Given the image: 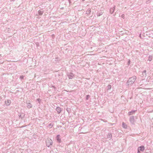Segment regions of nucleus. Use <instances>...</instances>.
<instances>
[{"label": "nucleus", "mask_w": 153, "mask_h": 153, "mask_svg": "<svg viewBox=\"0 0 153 153\" xmlns=\"http://www.w3.org/2000/svg\"><path fill=\"white\" fill-rule=\"evenodd\" d=\"M124 15L123 14V15H122V18H123V17H124Z\"/></svg>", "instance_id": "nucleus-27"}, {"label": "nucleus", "mask_w": 153, "mask_h": 153, "mask_svg": "<svg viewBox=\"0 0 153 153\" xmlns=\"http://www.w3.org/2000/svg\"><path fill=\"white\" fill-rule=\"evenodd\" d=\"M145 147L144 146H142L139 147L138 148L137 151H143L144 150Z\"/></svg>", "instance_id": "nucleus-8"}, {"label": "nucleus", "mask_w": 153, "mask_h": 153, "mask_svg": "<svg viewBox=\"0 0 153 153\" xmlns=\"http://www.w3.org/2000/svg\"><path fill=\"white\" fill-rule=\"evenodd\" d=\"M150 1L149 0L147 1L146 2V4H149V2H150Z\"/></svg>", "instance_id": "nucleus-25"}, {"label": "nucleus", "mask_w": 153, "mask_h": 153, "mask_svg": "<svg viewBox=\"0 0 153 153\" xmlns=\"http://www.w3.org/2000/svg\"><path fill=\"white\" fill-rule=\"evenodd\" d=\"M137 79L135 76L129 78L126 82L127 85L128 87H131L135 82Z\"/></svg>", "instance_id": "nucleus-1"}, {"label": "nucleus", "mask_w": 153, "mask_h": 153, "mask_svg": "<svg viewBox=\"0 0 153 153\" xmlns=\"http://www.w3.org/2000/svg\"><path fill=\"white\" fill-rule=\"evenodd\" d=\"M137 153H141L140 152V151H138Z\"/></svg>", "instance_id": "nucleus-28"}, {"label": "nucleus", "mask_w": 153, "mask_h": 153, "mask_svg": "<svg viewBox=\"0 0 153 153\" xmlns=\"http://www.w3.org/2000/svg\"><path fill=\"white\" fill-rule=\"evenodd\" d=\"M129 121L132 124H134L135 122L134 117V116H131L130 117Z\"/></svg>", "instance_id": "nucleus-4"}, {"label": "nucleus", "mask_w": 153, "mask_h": 153, "mask_svg": "<svg viewBox=\"0 0 153 153\" xmlns=\"http://www.w3.org/2000/svg\"><path fill=\"white\" fill-rule=\"evenodd\" d=\"M127 125L124 122L122 123V127L126 129L127 128Z\"/></svg>", "instance_id": "nucleus-14"}, {"label": "nucleus", "mask_w": 153, "mask_h": 153, "mask_svg": "<svg viewBox=\"0 0 153 153\" xmlns=\"http://www.w3.org/2000/svg\"><path fill=\"white\" fill-rule=\"evenodd\" d=\"M67 76L69 79H72L74 76V74L72 72H68L67 74Z\"/></svg>", "instance_id": "nucleus-3"}, {"label": "nucleus", "mask_w": 153, "mask_h": 153, "mask_svg": "<svg viewBox=\"0 0 153 153\" xmlns=\"http://www.w3.org/2000/svg\"><path fill=\"white\" fill-rule=\"evenodd\" d=\"M91 12V9L88 8L86 11V14L87 15H89Z\"/></svg>", "instance_id": "nucleus-15"}, {"label": "nucleus", "mask_w": 153, "mask_h": 153, "mask_svg": "<svg viewBox=\"0 0 153 153\" xmlns=\"http://www.w3.org/2000/svg\"><path fill=\"white\" fill-rule=\"evenodd\" d=\"M53 143L52 140L50 138H48L46 140V145L48 147H49L50 146L52 145Z\"/></svg>", "instance_id": "nucleus-2"}, {"label": "nucleus", "mask_w": 153, "mask_h": 153, "mask_svg": "<svg viewBox=\"0 0 153 153\" xmlns=\"http://www.w3.org/2000/svg\"><path fill=\"white\" fill-rule=\"evenodd\" d=\"M26 103L27 105V107L28 108L30 109L32 107V105L30 103V101H27Z\"/></svg>", "instance_id": "nucleus-5"}, {"label": "nucleus", "mask_w": 153, "mask_h": 153, "mask_svg": "<svg viewBox=\"0 0 153 153\" xmlns=\"http://www.w3.org/2000/svg\"><path fill=\"white\" fill-rule=\"evenodd\" d=\"M51 87L54 88V90L55 91H56V88L55 87V86H53V85H52L51 86Z\"/></svg>", "instance_id": "nucleus-24"}, {"label": "nucleus", "mask_w": 153, "mask_h": 153, "mask_svg": "<svg viewBox=\"0 0 153 153\" xmlns=\"http://www.w3.org/2000/svg\"><path fill=\"white\" fill-rule=\"evenodd\" d=\"M102 14V12H98L97 13V16H100Z\"/></svg>", "instance_id": "nucleus-20"}, {"label": "nucleus", "mask_w": 153, "mask_h": 153, "mask_svg": "<svg viewBox=\"0 0 153 153\" xmlns=\"http://www.w3.org/2000/svg\"><path fill=\"white\" fill-rule=\"evenodd\" d=\"M137 110H132L131 111L128 112V114L129 116L132 115L135 113L137 111Z\"/></svg>", "instance_id": "nucleus-7"}, {"label": "nucleus", "mask_w": 153, "mask_h": 153, "mask_svg": "<svg viewBox=\"0 0 153 153\" xmlns=\"http://www.w3.org/2000/svg\"><path fill=\"white\" fill-rule=\"evenodd\" d=\"M153 57L152 55H150L149 57V59H148V60L149 61H151L153 59Z\"/></svg>", "instance_id": "nucleus-17"}, {"label": "nucleus", "mask_w": 153, "mask_h": 153, "mask_svg": "<svg viewBox=\"0 0 153 153\" xmlns=\"http://www.w3.org/2000/svg\"><path fill=\"white\" fill-rule=\"evenodd\" d=\"M112 136L111 133H108V135H107V137L108 139L109 140H111L112 138Z\"/></svg>", "instance_id": "nucleus-10"}, {"label": "nucleus", "mask_w": 153, "mask_h": 153, "mask_svg": "<svg viewBox=\"0 0 153 153\" xmlns=\"http://www.w3.org/2000/svg\"><path fill=\"white\" fill-rule=\"evenodd\" d=\"M38 12L39 15H42L44 11L42 10H39Z\"/></svg>", "instance_id": "nucleus-16"}, {"label": "nucleus", "mask_w": 153, "mask_h": 153, "mask_svg": "<svg viewBox=\"0 0 153 153\" xmlns=\"http://www.w3.org/2000/svg\"><path fill=\"white\" fill-rule=\"evenodd\" d=\"M11 102V101L10 100H7L5 101V103L7 106L10 105Z\"/></svg>", "instance_id": "nucleus-9"}, {"label": "nucleus", "mask_w": 153, "mask_h": 153, "mask_svg": "<svg viewBox=\"0 0 153 153\" xmlns=\"http://www.w3.org/2000/svg\"><path fill=\"white\" fill-rule=\"evenodd\" d=\"M60 135H58L56 136V140L59 143H60L61 141V140L60 138Z\"/></svg>", "instance_id": "nucleus-12"}, {"label": "nucleus", "mask_w": 153, "mask_h": 153, "mask_svg": "<svg viewBox=\"0 0 153 153\" xmlns=\"http://www.w3.org/2000/svg\"><path fill=\"white\" fill-rule=\"evenodd\" d=\"M67 111L68 112V108H67Z\"/></svg>", "instance_id": "nucleus-31"}, {"label": "nucleus", "mask_w": 153, "mask_h": 153, "mask_svg": "<svg viewBox=\"0 0 153 153\" xmlns=\"http://www.w3.org/2000/svg\"><path fill=\"white\" fill-rule=\"evenodd\" d=\"M111 85H109L107 86L108 89H110L111 88Z\"/></svg>", "instance_id": "nucleus-19"}, {"label": "nucleus", "mask_w": 153, "mask_h": 153, "mask_svg": "<svg viewBox=\"0 0 153 153\" xmlns=\"http://www.w3.org/2000/svg\"><path fill=\"white\" fill-rule=\"evenodd\" d=\"M85 0H82V1H84Z\"/></svg>", "instance_id": "nucleus-32"}, {"label": "nucleus", "mask_w": 153, "mask_h": 153, "mask_svg": "<svg viewBox=\"0 0 153 153\" xmlns=\"http://www.w3.org/2000/svg\"><path fill=\"white\" fill-rule=\"evenodd\" d=\"M24 76H21L20 77V79H23L24 78Z\"/></svg>", "instance_id": "nucleus-23"}, {"label": "nucleus", "mask_w": 153, "mask_h": 153, "mask_svg": "<svg viewBox=\"0 0 153 153\" xmlns=\"http://www.w3.org/2000/svg\"><path fill=\"white\" fill-rule=\"evenodd\" d=\"M36 100L38 101L40 103V102L41 101V100L39 98H37L36 99Z\"/></svg>", "instance_id": "nucleus-22"}, {"label": "nucleus", "mask_w": 153, "mask_h": 153, "mask_svg": "<svg viewBox=\"0 0 153 153\" xmlns=\"http://www.w3.org/2000/svg\"><path fill=\"white\" fill-rule=\"evenodd\" d=\"M115 6H114L112 8H111V9L110 10V13L112 14L114 13V10L115 9Z\"/></svg>", "instance_id": "nucleus-11"}, {"label": "nucleus", "mask_w": 153, "mask_h": 153, "mask_svg": "<svg viewBox=\"0 0 153 153\" xmlns=\"http://www.w3.org/2000/svg\"><path fill=\"white\" fill-rule=\"evenodd\" d=\"M139 37H141V34H140L139 35Z\"/></svg>", "instance_id": "nucleus-30"}, {"label": "nucleus", "mask_w": 153, "mask_h": 153, "mask_svg": "<svg viewBox=\"0 0 153 153\" xmlns=\"http://www.w3.org/2000/svg\"><path fill=\"white\" fill-rule=\"evenodd\" d=\"M68 1L69 2L70 4L71 3V0H68Z\"/></svg>", "instance_id": "nucleus-26"}, {"label": "nucleus", "mask_w": 153, "mask_h": 153, "mask_svg": "<svg viewBox=\"0 0 153 153\" xmlns=\"http://www.w3.org/2000/svg\"><path fill=\"white\" fill-rule=\"evenodd\" d=\"M130 60H129L128 62V63L129 64L130 63Z\"/></svg>", "instance_id": "nucleus-29"}, {"label": "nucleus", "mask_w": 153, "mask_h": 153, "mask_svg": "<svg viewBox=\"0 0 153 153\" xmlns=\"http://www.w3.org/2000/svg\"><path fill=\"white\" fill-rule=\"evenodd\" d=\"M90 97V95H86V100H88Z\"/></svg>", "instance_id": "nucleus-21"}, {"label": "nucleus", "mask_w": 153, "mask_h": 153, "mask_svg": "<svg viewBox=\"0 0 153 153\" xmlns=\"http://www.w3.org/2000/svg\"><path fill=\"white\" fill-rule=\"evenodd\" d=\"M62 108H61L59 107H57L56 109L58 114H60L62 111Z\"/></svg>", "instance_id": "nucleus-6"}, {"label": "nucleus", "mask_w": 153, "mask_h": 153, "mask_svg": "<svg viewBox=\"0 0 153 153\" xmlns=\"http://www.w3.org/2000/svg\"><path fill=\"white\" fill-rule=\"evenodd\" d=\"M146 70L143 71L142 73L143 77H146Z\"/></svg>", "instance_id": "nucleus-13"}, {"label": "nucleus", "mask_w": 153, "mask_h": 153, "mask_svg": "<svg viewBox=\"0 0 153 153\" xmlns=\"http://www.w3.org/2000/svg\"><path fill=\"white\" fill-rule=\"evenodd\" d=\"M53 126V124L52 123H50L49 125L48 126V127H50V128H52Z\"/></svg>", "instance_id": "nucleus-18"}]
</instances>
